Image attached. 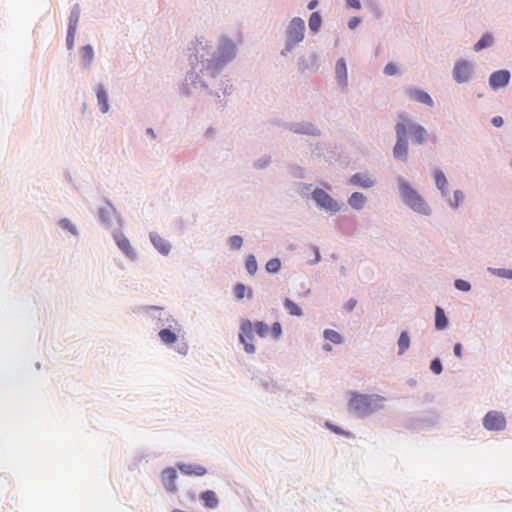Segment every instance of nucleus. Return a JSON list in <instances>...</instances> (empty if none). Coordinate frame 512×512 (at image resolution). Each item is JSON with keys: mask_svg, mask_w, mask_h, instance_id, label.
<instances>
[{"mask_svg": "<svg viewBox=\"0 0 512 512\" xmlns=\"http://www.w3.org/2000/svg\"><path fill=\"white\" fill-rule=\"evenodd\" d=\"M347 5L354 9H360L361 7L359 0H347Z\"/></svg>", "mask_w": 512, "mask_h": 512, "instance_id": "47", "label": "nucleus"}, {"mask_svg": "<svg viewBox=\"0 0 512 512\" xmlns=\"http://www.w3.org/2000/svg\"><path fill=\"white\" fill-rule=\"evenodd\" d=\"M359 22H360V19H359V18H357V17H353V18H351V19L349 20V22H348V26H349V28H350V29H354V28H356V27H357V25L359 24Z\"/></svg>", "mask_w": 512, "mask_h": 512, "instance_id": "46", "label": "nucleus"}, {"mask_svg": "<svg viewBox=\"0 0 512 512\" xmlns=\"http://www.w3.org/2000/svg\"><path fill=\"white\" fill-rule=\"evenodd\" d=\"M271 333H272V336H273L274 339H279L281 337V335H282V327H281V324L279 322H275L272 325Z\"/></svg>", "mask_w": 512, "mask_h": 512, "instance_id": "36", "label": "nucleus"}, {"mask_svg": "<svg viewBox=\"0 0 512 512\" xmlns=\"http://www.w3.org/2000/svg\"><path fill=\"white\" fill-rule=\"evenodd\" d=\"M81 55H82V59L85 62V64L90 65V63L93 59V56H94V51H93L92 46H90V45L84 46L81 50Z\"/></svg>", "mask_w": 512, "mask_h": 512, "instance_id": "30", "label": "nucleus"}, {"mask_svg": "<svg viewBox=\"0 0 512 512\" xmlns=\"http://www.w3.org/2000/svg\"><path fill=\"white\" fill-rule=\"evenodd\" d=\"M79 21V11L77 8H74L71 11L70 17H69V37H72L75 35L76 27Z\"/></svg>", "mask_w": 512, "mask_h": 512, "instance_id": "24", "label": "nucleus"}, {"mask_svg": "<svg viewBox=\"0 0 512 512\" xmlns=\"http://www.w3.org/2000/svg\"><path fill=\"white\" fill-rule=\"evenodd\" d=\"M60 225L62 228L69 230L73 234L77 233L75 226L68 219H62L60 221Z\"/></svg>", "mask_w": 512, "mask_h": 512, "instance_id": "39", "label": "nucleus"}, {"mask_svg": "<svg viewBox=\"0 0 512 512\" xmlns=\"http://www.w3.org/2000/svg\"><path fill=\"white\" fill-rule=\"evenodd\" d=\"M471 74V67L466 61H458L453 70L454 79L458 83L466 82Z\"/></svg>", "mask_w": 512, "mask_h": 512, "instance_id": "10", "label": "nucleus"}, {"mask_svg": "<svg viewBox=\"0 0 512 512\" xmlns=\"http://www.w3.org/2000/svg\"><path fill=\"white\" fill-rule=\"evenodd\" d=\"M324 338L331 341L334 344H341L342 343V336L335 330L332 329H326L324 330Z\"/></svg>", "mask_w": 512, "mask_h": 512, "instance_id": "26", "label": "nucleus"}, {"mask_svg": "<svg viewBox=\"0 0 512 512\" xmlns=\"http://www.w3.org/2000/svg\"><path fill=\"white\" fill-rule=\"evenodd\" d=\"M159 338L160 340L166 344V345H170V344H173L177 341V334L173 331H171L170 329H162L159 331Z\"/></svg>", "mask_w": 512, "mask_h": 512, "instance_id": "21", "label": "nucleus"}, {"mask_svg": "<svg viewBox=\"0 0 512 512\" xmlns=\"http://www.w3.org/2000/svg\"><path fill=\"white\" fill-rule=\"evenodd\" d=\"M400 119H401L400 122H404V124L406 125L407 131L409 130L410 133L412 134V137H413V140L415 141V143L423 144L428 137V133H427L426 129L421 125L413 123L411 120L406 118L404 115H400Z\"/></svg>", "mask_w": 512, "mask_h": 512, "instance_id": "8", "label": "nucleus"}, {"mask_svg": "<svg viewBox=\"0 0 512 512\" xmlns=\"http://www.w3.org/2000/svg\"><path fill=\"white\" fill-rule=\"evenodd\" d=\"M97 100H98V105L100 106V110L103 113H106L109 109L108 97H107L106 91L104 90L102 85H99V87L97 89Z\"/></svg>", "mask_w": 512, "mask_h": 512, "instance_id": "20", "label": "nucleus"}, {"mask_svg": "<svg viewBox=\"0 0 512 512\" xmlns=\"http://www.w3.org/2000/svg\"><path fill=\"white\" fill-rule=\"evenodd\" d=\"M323 349H324L325 351H327V352H330V351L332 350V347H331V345H330V344H325V345L323 346Z\"/></svg>", "mask_w": 512, "mask_h": 512, "instance_id": "52", "label": "nucleus"}, {"mask_svg": "<svg viewBox=\"0 0 512 512\" xmlns=\"http://www.w3.org/2000/svg\"><path fill=\"white\" fill-rule=\"evenodd\" d=\"M491 123L495 127H501L503 124V119L501 116H495L492 118Z\"/></svg>", "mask_w": 512, "mask_h": 512, "instance_id": "45", "label": "nucleus"}, {"mask_svg": "<svg viewBox=\"0 0 512 512\" xmlns=\"http://www.w3.org/2000/svg\"><path fill=\"white\" fill-rule=\"evenodd\" d=\"M464 198V195L461 191L457 190L454 192V195H453V201H451V206L453 207H458L459 204L462 202Z\"/></svg>", "mask_w": 512, "mask_h": 512, "instance_id": "37", "label": "nucleus"}, {"mask_svg": "<svg viewBox=\"0 0 512 512\" xmlns=\"http://www.w3.org/2000/svg\"><path fill=\"white\" fill-rule=\"evenodd\" d=\"M397 66L394 63H388L384 68V73L388 76H393L397 73Z\"/></svg>", "mask_w": 512, "mask_h": 512, "instance_id": "40", "label": "nucleus"}, {"mask_svg": "<svg viewBox=\"0 0 512 512\" xmlns=\"http://www.w3.org/2000/svg\"><path fill=\"white\" fill-rule=\"evenodd\" d=\"M410 98L413 100L425 104L427 106H433V100L428 93L418 88H410L407 90Z\"/></svg>", "mask_w": 512, "mask_h": 512, "instance_id": "11", "label": "nucleus"}, {"mask_svg": "<svg viewBox=\"0 0 512 512\" xmlns=\"http://www.w3.org/2000/svg\"><path fill=\"white\" fill-rule=\"evenodd\" d=\"M229 242L233 249H240L243 244V239H242V237H240L238 235H234V236L230 237Z\"/></svg>", "mask_w": 512, "mask_h": 512, "instance_id": "34", "label": "nucleus"}, {"mask_svg": "<svg viewBox=\"0 0 512 512\" xmlns=\"http://www.w3.org/2000/svg\"><path fill=\"white\" fill-rule=\"evenodd\" d=\"M321 16L317 12H313L309 18V28L312 32H317L321 26Z\"/></svg>", "mask_w": 512, "mask_h": 512, "instance_id": "27", "label": "nucleus"}, {"mask_svg": "<svg viewBox=\"0 0 512 512\" xmlns=\"http://www.w3.org/2000/svg\"><path fill=\"white\" fill-rule=\"evenodd\" d=\"M351 185H357L362 188H370L374 185V181L366 174L357 173L349 179Z\"/></svg>", "mask_w": 512, "mask_h": 512, "instance_id": "14", "label": "nucleus"}, {"mask_svg": "<svg viewBox=\"0 0 512 512\" xmlns=\"http://www.w3.org/2000/svg\"><path fill=\"white\" fill-rule=\"evenodd\" d=\"M400 193L404 202L413 210L425 215L429 214L430 209L423 198L407 183L401 182Z\"/></svg>", "mask_w": 512, "mask_h": 512, "instance_id": "2", "label": "nucleus"}, {"mask_svg": "<svg viewBox=\"0 0 512 512\" xmlns=\"http://www.w3.org/2000/svg\"><path fill=\"white\" fill-rule=\"evenodd\" d=\"M434 179L437 188L441 190L442 193H446L448 188V181L444 173L440 170H436L434 173Z\"/></svg>", "mask_w": 512, "mask_h": 512, "instance_id": "22", "label": "nucleus"}, {"mask_svg": "<svg viewBox=\"0 0 512 512\" xmlns=\"http://www.w3.org/2000/svg\"><path fill=\"white\" fill-rule=\"evenodd\" d=\"M317 4H318V1H317V0H311V1L308 3V9L313 10L314 8H316Z\"/></svg>", "mask_w": 512, "mask_h": 512, "instance_id": "51", "label": "nucleus"}, {"mask_svg": "<svg viewBox=\"0 0 512 512\" xmlns=\"http://www.w3.org/2000/svg\"><path fill=\"white\" fill-rule=\"evenodd\" d=\"M493 37L490 34H485L474 46L475 51H480L486 47L491 46Z\"/></svg>", "mask_w": 512, "mask_h": 512, "instance_id": "28", "label": "nucleus"}, {"mask_svg": "<svg viewBox=\"0 0 512 512\" xmlns=\"http://www.w3.org/2000/svg\"><path fill=\"white\" fill-rule=\"evenodd\" d=\"M319 258H320V256H319V253L317 252L316 260L318 261V260H319Z\"/></svg>", "mask_w": 512, "mask_h": 512, "instance_id": "54", "label": "nucleus"}, {"mask_svg": "<svg viewBox=\"0 0 512 512\" xmlns=\"http://www.w3.org/2000/svg\"><path fill=\"white\" fill-rule=\"evenodd\" d=\"M410 345V339L407 332H402L398 340L399 354H403Z\"/></svg>", "mask_w": 512, "mask_h": 512, "instance_id": "29", "label": "nucleus"}, {"mask_svg": "<svg viewBox=\"0 0 512 512\" xmlns=\"http://www.w3.org/2000/svg\"><path fill=\"white\" fill-rule=\"evenodd\" d=\"M483 425L487 430H503L506 426V419L503 413L498 411H490L485 415L483 419Z\"/></svg>", "mask_w": 512, "mask_h": 512, "instance_id": "7", "label": "nucleus"}, {"mask_svg": "<svg viewBox=\"0 0 512 512\" xmlns=\"http://www.w3.org/2000/svg\"><path fill=\"white\" fill-rule=\"evenodd\" d=\"M313 199L319 206L330 212L335 213L340 210V206L338 205V203L322 189H316L313 192Z\"/></svg>", "mask_w": 512, "mask_h": 512, "instance_id": "6", "label": "nucleus"}, {"mask_svg": "<svg viewBox=\"0 0 512 512\" xmlns=\"http://www.w3.org/2000/svg\"><path fill=\"white\" fill-rule=\"evenodd\" d=\"M74 43V35L72 37H69V33L67 34V45L68 48L71 49Z\"/></svg>", "mask_w": 512, "mask_h": 512, "instance_id": "50", "label": "nucleus"}, {"mask_svg": "<svg viewBox=\"0 0 512 512\" xmlns=\"http://www.w3.org/2000/svg\"><path fill=\"white\" fill-rule=\"evenodd\" d=\"M151 241L159 252L166 255L170 251L169 243L159 235H151Z\"/></svg>", "mask_w": 512, "mask_h": 512, "instance_id": "17", "label": "nucleus"}, {"mask_svg": "<svg viewBox=\"0 0 512 512\" xmlns=\"http://www.w3.org/2000/svg\"><path fill=\"white\" fill-rule=\"evenodd\" d=\"M116 243L118 245V247L129 257V258H132L134 259L136 254L134 252V249L132 248L129 240L123 236V235H119V236H116Z\"/></svg>", "mask_w": 512, "mask_h": 512, "instance_id": "15", "label": "nucleus"}, {"mask_svg": "<svg viewBox=\"0 0 512 512\" xmlns=\"http://www.w3.org/2000/svg\"><path fill=\"white\" fill-rule=\"evenodd\" d=\"M336 76L341 84L347 83V68L343 59H339L335 66Z\"/></svg>", "mask_w": 512, "mask_h": 512, "instance_id": "18", "label": "nucleus"}, {"mask_svg": "<svg viewBox=\"0 0 512 512\" xmlns=\"http://www.w3.org/2000/svg\"><path fill=\"white\" fill-rule=\"evenodd\" d=\"M253 339L252 322L250 320H243L240 324L239 340L244 345V350L249 354L255 352V346L252 344Z\"/></svg>", "mask_w": 512, "mask_h": 512, "instance_id": "5", "label": "nucleus"}, {"mask_svg": "<svg viewBox=\"0 0 512 512\" xmlns=\"http://www.w3.org/2000/svg\"><path fill=\"white\" fill-rule=\"evenodd\" d=\"M305 23L299 18H293L287 28V45L292 46L301 42L304 38Z\"/></svg>", "mask_w": 512, "mask_h": 512, "instance_id": "4", "label": "nucleus"}, {"mask_svg": "<svg viewBox=\"0 0 512 512\" xmlns=\"http://www.w3.org/2000/svg\"><path fill=\"white\" fill-rule=\"evenodd\" d=\"M177 479V472L174 468H167L162 473V481L169 491H175V481Z\"/></svg>", "mask_w": 512, "mask_h": 512, "instance_id": "12", "label": "nucleus"}, {"mask_svg": "<svg viewBox=\"0 0 512 512\" xmlns=\"http://www.w3.org/2000/svg\"><path fill=\"white\" fill-rule=\"evenodd\" d=\"M356 304H357V301L355 299L349 300L347 303V310H349V311L353 310L355 308Z\"/></svg>", "mask_w": 512, "mask_h": 512, "instance_id": "49", "label": "nucleus"}, {"mask_svg": "<svg viewBox=\"0 0 512 512\" xmlns=\"http://www.w3.org/2000/svg\"><path fill=\"white\" fill-rule=\"evenodd\" d=\"M284 305H285V307L288 310L290 315L298 316V317L302 316V314H303L302 309L299 307L298 304H296L291 299H289V298L285 299Z\"/></svg>", "mask_w": 512, "mask_h": 512, "instance_id": "25", "label": "nucleus"}, {"mask_svg": "<svg viewBox=\"0 0 512 512\" xmlns=\"http://www.w3.org/2000/svg\"><path fill=\"white\" fill-rule=\"evenodd\" d=\"M435 314V327L439 330L444 329L448 323L444 310L441 307H436Z\"/></svg>", "mask_w": 512, "mask_h": 512, "instance_id": "23", "label": "nucleus"}, {"mask_svg": "<svg viewBox=\"0 0 512 512\" xmlns=\"http://www.w3.org/2000/svg\"><path fill=\"white\" fill-rule=\"evenodd\" d=\"M455 287L460 291H469L471 288L470 284L462 279H458L455 281Z\"/></svg>", "mask_w": 512, "mask_h": 512, "instance_id": "38", "label": "nucleus"}, {"mask_svg": "<svg viewBox=\"0 0 512 512\" xmlns=\"http://www.w3.org/2000/svg\"><path fill=\"white\" fill-rule=\"evenodd\" d=\"M297 132L305 133V134H316V129L313 127V125L308 124L301 130H296Z\"/></svg>", "mask_w": 512, "mask_h": 512, "instance_id": "43", "label": "nucleus"}, {"mask_svg": "<svg viewBox=\"0 0 512 512\" xmlns=\"http://www.w3.org/2000/svg\"><path fill=\"white\" fill-rule=\"evenodd\" d=\"M326 426L331 430L333 431L334 433L336 434H339V435H346V436H349L350 433L348 432H344L340 427L336 426V425H332L330 423H326Z\"/></svg>", "mask_w": 512, "mask_h": 512, "instance_id": "42", "label": "nucleus"}, {"mask_svg": "<svg viewBox=\"0 0 512 512\" xmlns=\"http://www.w3.org/2000/svg\"><path fill=\"white\" fill-rule=\"evenodd\" d=\"M149 134L153 135V131L151 129H148Z\"/></svg>", "mask_w": 512, "mask_h": 512, "instance_id": "53", "label": "nucleus"}, {"mask_svg": "<svg viewBox=\"0 0 512 512\" xmlns=\"http://www.w3.org/2000/svg\"><path fill=\"white\" fill-rule=\"evenodd\" d=\"M265 268H266V271L269 272V273H276L281 268V262H280V260L278 258L270 259L266 263Z\"/></svg>", "mask_w": 512, "mask_h": 512, "instance_id": "31", "label": "nucleus"}, {"mask_svg": "<svg viewBox=\"0 0 512 512\" xmlns=\"http://www.w3.org/2000/svg\"><path fill=\"white\" fill-rule=\"evenodd\" d=\"M397 142L393 148V155L395 158L407 160L408 155V141H407V128L404 122H398L395 126Z\"/></svg>", "mask_w": 512, "mask_h": 512, "instance_id": "3", "label": "nucleus"}, {"mask_svg": "<svg viewBox=\"0 0 512 512\" xmlns=\"http://www.w3.org/2000/svg\"><path fill=\"white\" fill-rule=\"evenodd\" d=\"M178 468L183 474L190 476H203L207 472L204 466L196 464H179Z\"/></svg>", "mask_w": 512, "mask_h": 512, "instance_id": "13", "label": "nucleus"}, {"mask_svg": "<svg viewBox=\"0 0 512 512\" xmlns=\"http://www.w3.org/2000/svg\"><path fill=\"white\" fill-rule=\"evenodd\" d=\"M497 275L501 277H506L512 279V270L499 269L497 270Z\"/></svg>", "mask_w": 512, "mask_h": 512, "instance_id": "44", "label": "nucleus"}, {"mask_svg": "<svg viewBox=\"0 0 512 512\" xmlns=\"http://www.w3.org/2000/svg\"><path fill=\"white\" fill-rule=\"evenodd\" d=\"M253 327L255 328L256 333L262 338L266 337L269 333V326L262 321L256 322Z\"/></svg>", "mask_w": 512, "mask_h": 512, "instance_id": "32", "label": "nucleus"}, {"mask_svg": "<svg viewBox=\"0 0 512 512\" xmlns=\"http://www.w3.org/2000/svg\"><path fill=\"white\" fill-rule=\"evenodd\" d=\"M245 292H246V287H245V285H243L241 283L237 284L234 287V294H235L236 298L239 300L244 298Z\"/></svg>", "mask_w": 512, "mask_h": 512, "instance_id": "35", "label": "nucleus"}, {"mask_svg": "<svg viewBox=\"0 0 512 512\" xmlns=\"http://www.w3.org/2000/svg\"><path fill=\"white\" fill-rule=\"evenodd\" d=\"M349 205L356 209L360 210L364 207L366 203V197L360 192H354L348 199Z\"/></svg>", "mask_w": 512, "mask_h": 512, "instance_id": "16", "label": "nucleus"}, {"mask_svg": "<svg viewBox=\"0 0 512 512\" xmlns=\"http://www.w3.org/2000/svg\"><path fill=\"white\" fill-rule=\"evenodd\" d=\"M385 399L379 395L351 393L348 408L358 415H367L383 408Z\"/></svg>", "mask_w": 512, "mask_h": 512, "instance_id": "1", "label": "nucleus"}, {"mask_svg": "<svg viewBox=\"0 0 512 512\" xmlns=\"http://www.w3.org/2000/svg\"><path fill=\"white\" fill-rule=\"evenodd\" d=\"M246 269L250 275H254L257 271V261L253 255H249L246 259Z\"/></svg>", "mask_w": 512, "mask_h": 512, "instance_id": "33", "label": "nucleus"}, {"mask_svg": "<svg viewBox=\"0 0 512 512\" xmlns=\"http://www.w3.org/2000/svg\"><path fill=\"white\" fill-rule=\"evenodd\" d=\"M201 499L207 508L213 509L218 505V499L214 491L207 490L201 494Z\"/></svg>", "mask_w": 512, "mask_h": 512, "instance_id": "19", "label": "nucleus"}, {"mask_svg": "<svg viewBox=\"0 0 512 512\" xmlns=\"http://www.w3.org/2000/svg\"><path fill=\"white\" fill-rule=\"evenodd\" d=\"M510 80V73L507 70H498L489 77V85L493 90L505 87Z\"/></svg>", "mask_w": 512, "mask_h": 512, "instance_id": "9", "label": "nucleus"}, {"mask_svg": "<svg viewBox=\"0 0 512 512\" xmlns=\"http://www.w3.org/2000/svg\"><path fill=\"white\" fill-rule=\"evenodd\" d=\"M430 369L435 374H440L442 371L441 362L438 359H435L431 362Z\"/></svg>", "mask_w": 512, "mask_h": 512, "instance_id": "41", "label": "nucleus"}, {"mask_svg": "<svg viewBox=\"0 0 512 512\" xmlns=\"http://www.w3.org/2000/svg\"><path fill=\"white\" fill-rule=\"evenodd\" d=\"M454 354L457 357H461V355H462V346H461L460 343L455 344V346H454Z\"/></svg>", "mask_w": 512, "mask_h": 512, "instance_id": "48", "label": "nucleus"}]
</instances>
